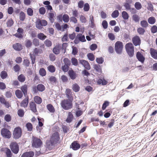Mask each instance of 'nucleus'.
I'll use <instances>...</instances> for the list:
<instances>
[{
  "label": "nucleus",
  "instance_id": "nucleus-1",
  "mask_svg": "<svg viewBox=\"0 0 157 157\" xmlns=\"http://www.w3.org/2000/svg\"><path fill=\"white\" fill-rule=\"evenodd\" d=\"M59 138L58 133L55 132L53 134L50 139L46 141V146L50 150L52 149L54 145L56 144L59 140Z\"/></svg>",
  "mask_w": 157,
  "mask_h": 157
},
{
  "label": "nucleus",
  "instance_id": "nucleus-2",
  "mask_svg": "<svg viewBox=\"0 0 157 157\" xmlns=\"http://www.w3.org/2000/svg\"><path fill=\"white\" fill-rule=\"evenodd\" d=\"M60 104L62 108L65 110H69L73 107L72 101L70 99H64L62 100Z\"/></svg>",
  "mask_w": 157,
  "mask_h": 157
},
{
  "label": "nucleus",
  "instance_id": "nucleus-3",
  "mask_svg": "<svg viewBox=\"0 0 157 157\" xmlns=\"http://www.w3.org/2000/svg\"><path fill=\"white\" fill-rule=\"evenodd\" d=\"M127 53L130 57H132L134 55V47L131 42L127 43L125 46Z\"/></svg>",
  "mask_w": 157,
  "mask_h": 157
},
{
  "label": "nucleus",
  "instance_id": "nucleus-4",
  "mask_svg": "<svg viewBox=\"0 0 157 157\" xmlns=\"http://www.w3.org/2000/svg\"><path fill=\"white\" fill-rule=\"evenodd\" d=\"M123 48V45L122 42L117 41L115 44V50L116 52L118 54H121Z\"/></svg>",
  "mask_w": 157,
  "mask_h": 157
},
{
  "label": "nucleus",
  "instance_id": "nucleus-5",
  "mask_svg": "<svg viewBox=\"0 0 157 157\" xmlns=\"http://www.w3.org/2000/svg\"><path fill=\"white\" fill-rule=\"evenodd\" d=\"M22 132L21 129L20 127L15 128L13 132V138L15 139L19 138L22 135Z\"/></svg>",
  "mask_w": 157,
  "mask_h": 157
},
{
  "label": "nucleus",
  "instance_id": "nucleus-6",
  "mask_svg": "<svg viewBox=\"0 0 157 157\" xmlns=\"http://www.w3.org/2000/svg\"><path fill=\"white\" fill-rule=\"evenodd\" d=\"M10 148L12 152L15 154L18 153L19 150V146L17 143L15 142H12L10 145Z\"/></svg>",
  "mask_w": 157,
  "mask_h": 157
},
{
  "label": "nucleus",
  "instance_id": "nucleus-7",
  "mask_svg": "<svg viewBox=\"0 0 157 157\" xmlns=\"http://www.w3.org/2000/svg\"><path fill=\"white\" fill-rule=\"evenodd\" d=\"M2 136L6 138L9 139L11 137V133L10 131L7 129L2 128L1 130Z\"/></svg>",
  "mask_w": 157,
  "mask_h": 157
},
{
  "label": "nucleus",
  "instance_id": "nucleus-8",
  "mask_svg": "<svg viewBox=\"0 0 157 157\" xmlns=\"http://www.w3.org/2000/svg\"><path fill=\"white\" fill-rule=\"evenodd\" d=\"M42 144V141L40 139L35 137L33 140L32 145L33 147L37 148L40 147Z\"/></svg>",
  "mask_w": 157,
  "mask_h": 157
},
{
  "label": "nucleus",
  "instance_id": "nucleus-9",
  "mask_svg": "<svg viewBox=\"0 0 157 157\" xmlns=\"http://www.w3.org/2000/svg\"><path fill=\"white\" fill-rule=\"evenodd\" d=\"M47 24V22L45 20L38 19L36 23V27L37 29H41V26H46Z\"/></svg>",
  "mask_w": 157,
  "mask_h": 157
},
{
  "label": "nucleus",
  "instance_id": "nucleus-10",
  "mask_svg": "<svg viewBox=\"0 0 157 157\" xmlns=\"http://www.w3.org/2000/svg\"><path fill=\"white\" fill-rule=\"evenodd\" d=\"M136 57L138 60L142 63L143 64L145 60V57L140 52H137Z\"/></svg>",
  "mask_w": 157,
  "mask_h": 157
},
{
  "label": "nucleus",
  "instance_id": "nucleus-11",
  "mask_svg": "<svg viewBox=\"0 0 157 157\" xmlns=\"http://www.w3.org/2000/svg\"><path fill=\"white\" fill-rule=\"evenodd\" d=\"M79 63L82 65L84 68L87 70L90 69V67L88 62L84 59H78Z\"/></svg>",
  "mask_w": 157,
  "mask_h": 157
},
{
  "label": "nucleus",
  "instance_id": "nucleus-12",
  "mask_svg": "<svg viewBox=\"0 0 157 157\" xmlns=\"http://www.w3.org/2000/svg\"><path fill=\"white\" fill-rule=\"evenodd\" d=\"M68 74L70 78L72 80L75 79L77 77V74H76V72L71 68L68 71Z\"/></svg>",
  "mask_w": 157,
  "mask_h": 157
},
{
  "label": "nucleus",
  "instance_id": "nucleus-13",
  "mask_svg": "<svg viewBox=\"0 0 157 157\" xmlns=\"http://www.w3.org/2000/svg\"><path fill=\"white\" fill-rule=\"evenodd\" d=\"M133 43L135 46L140 45L141 43V40L140 37L136 36L134 37L132 39Z\"/></svg>",
  "mask_w": 157,
  "mask_h": 157
},
{
  "label": "nucleus",
  "instance_id": "nucleus-14",
  "mask_svg": "<svg viewBox=\"0 0 157 157\" xmlns=\"http://www.w3.org/2000/svg\"><path fill=\"white\" fill-rule=\"evenodd\" d=\"M81 146L80 144L77 143V141H74L70 145V148H72L74 150H77Z\"/></svg>",
  "mask_w": 157,
  "mask_h": 157
},
{
  "label": "nucleus",
  "instance_id": "nucleus-15",
  "mask_svg": "<svg viewBox=\"0 0 157 157\" xmlns=\"http://www.w3.org/2000/svg\"><path fill=\"white\" fill-rule=\"evenodd\" d=\"M30 108L31 110L33 113H36L37 111L36 108V104L33 101H31L29 103Z\"/></svg>",
  "mask_w": 157,
  "mask_h": 157
},
{
  "label": "nucleus",
  "instance_id": "nucleus-16",
  "mask_svg": "<svg viewBox=\"0 0 157 157\" xmlns=\"http://www.w3.org/2000/svg\"><path fill=\"white\" fill-rule=\"evenodd\" d=\"M150 53L151 56L154 59H157V51L152 48L150 49Z\"/></svg>",
  "mask_w": 157,
  "mask_h": 157
},
{
  "label": "nucleus",
  "instance_id": "nucleus-17",
  "mask_svg": "<svg viewBox=\"0 0 157 157\" xmlns=\"http://www.w3.org/2000/svg\"><path fill=\"white\" fill-rule=\"evenodd\" d=\"M13 48L17 51H20L22 49L21 44L19 43H16L13 44Z\"/></svg>",
  "mask_w": 157,
  "mask_h": 157
},
{
  "label": "nucleus",
  "instance_id": "nucleus-18",
  "mask_svg": "<svg viewBox=\"0 0 157 157\" xmlns=\"http://www.w3.org/2000/svg\"><path fill=\"white\" fill-rule=\"evenodd\" d=\"M34 155V152L33 151H30L23 153L21 156V157H33Z\"/></svg>",
  "mask_w": 157,
  "mask_h": 157
},
{
  "label": "nucleus",
  "instance_id": "nucleus-19",
  "mask_svg": "<svg viewBox=\"0 0 157 157\" xmlns=\"http://www.w3.org/2000/svg\"><path fill=\"white\" fill-rule=\"evenodd\" d=\"M29 97H28L24 99L21 102L20 105L21 107L26 108L27 107L29 102Z\"/></svg>",
  "mask_w": 157,
  "mask_h": 157
},
{
  "label": "nucleus",
  "instance_id": "nucleus-20",
  "mask_svg": "<svg viewBox=\"0 0 157 157\" xmlns=\"http://www.w3.org/2000/svg\"><path fill=\"white\" fill-rule=\"evenodd\" d=\"M76 36L77 37V38L81 42H83L86 41L85 36L82 35L81 33L78 34Z\"/></svg>",
  "mask_w": 157,
  "mask_h": 157
},
{
  "label": "nucleus",
  "instance_id": "nucleus-21",
  "mask_svg": "<svg viewBox=\"0 0 157 157\" xmlns=\"http://www.w3.org/2000/svg\"><path fill=\"white\" fill-rule=\"evenodd\" d=\"M74 118V116L71 112L68 113V115L66 120V121L67 123H70L72 122Z\"/></svg>",
  "mask_w": 157,
  "mask_h": 157
},
{
  "label": "nucleus",
  "instance_id": "nucleus-22",
  "mask_svg": "<svg viewBox=\"0 0 157 157\" xmlns=\"http://www.w3.org/2000/svg\"><path fill=\"white\" fill-rule=\"evenodd\" d=\"M60 47L59 45H56L53 49V52L56 55H58L60 53Z\"/></svg>",
  "mask_w": 157,
  "mask_h": 157
},
{
  "label": "nucleus",
  "instance_id": "nucleus-23",
  "mask_svg": "<svg viewBox=\"0 0 157 157\" xmlns=\"http://www.w3.org/2000/svg\"><path fill=\"white\" fill-rule=\"evenodd\" d=\"M21 91L24 94L25 96L26 97L27 94V86L26 85H24L21 87Z\"/></svg>",
  "mask_w": 157,
  "mask_h": 157
},
{
  "label": "nucleus",
  "instance_id": "nucleus-24",
  "mask_svg": "<svg viewBox=\"0 0 157 157\" xmlns=\"http://www.w3.org/2000/svg\"><path fill=\"white\" fill-rule=\"evenodd\" d=\"M48 110L51 113H54L55 112V109L53 106L51 104H48L47 105Z\"/></svg>",
  "mask_w": 157,
  "mask_h": 157
},
{
  "label": "nucleus",
  "instance_id": "nucleus-25",
  "mask_svg": "<svg viewBox=\"0 0 157 157\" xmlns=\"http://www.w3.org/2000/svg\"><path fill=\"white\" fill-rule=\"evenodd\" d=\"M15 94L16 96L19 99L21 98L23 95V93L22 92L19 90H16Z\"/></svg>",
  "mask_w": 157,
  "mask_h": 157
},
{
  "label": "nucleus",
  "instance_id": "nucleus-26",
  "mask_svg": "<svg viewBox=\"0 0 157 157\" xmlns=\"http://www.w3.org/2000/svg\"><path fill=\"white\" fill-rule=\"evenodd\" d=\"M35 102L38 104H40L42 102V98L40 97L36 96L34 98Z\"/></svg>",
  "mask_w": 157,
  "mask_h": 157
},
{
  "label": "nucleus",
  "instance_id": "nucleus-27",
  "mask_svg": "<svg viewBox=\"0 0 157 157\" xmlns=\"http://www.w3.org/2000/svg\"><path fill=\"white\" fill-rule=\"evenodd\" d=\"M72 89L75 92H78L80 90V87L77 83H75L72 85Z\"/></svg>",
  "mask_w": 157,
  "mask_h": 157
},
{
  "label": "nucleus",
  "instance_id": "nucleus-28",
  "mask_svg": "<svg viewBox=\"0 0 157 157\" xmlns=\"http://www.w3.org/2000/svg\"><path fill=\"white\" fill-rule=\"evenodd\" d=\"M37 86V90L40 92H43L45 90V87L42 84H38Z\"/></svg>",
  "mask_w": 157,
  "mask_h": 157
},
{
  "label": "nucleus",
  "instance_id": "nucleus-29",
  "mask_svg": "<svg viewBox=\"0 0 157 157\" xmlns=\"http://www.w3.org/2000/svg\"><path fill=\"white\" fill-rule=\"evenodd\" d=\"M123 19L125 20L128 19L129 16L128 13L125 11H123L121 13Z\"/></svg>",
  "mask_w": 157,
  "mask_h": 157
},
{
  "label": "nucleus",
  "instance_id": "nucleus-30",
  "mask_svg": "<svg viewBox=\"0 0 157 157\" xmlns=\"http://www.w3.org/2000/svg\"><path fill=\"white\" fill-rule=\"evenodd\" d=\"M49 81L53 85L56 84L57 81V79L56 77L54 76H51L49 79Z\"/></svg>",
  "mask_w": 157,
  "mask_h": 157
},
{
  "label": "nucleus",
  "instance_id": "nucleus-31",
  "mask_svg": "<svg viewBox=\"0 0 157 157\" xmlns=\"http://www.w3.org/2000/svg\"><path fill=\"white\" fill-rule=\"evenodd\" d=\"M37 37L41 40H44L47 37V36L42 33H40L37 34Z\"/></svg>",
  "mask_w": 157,
  "mask_h": 157
},
{
  "label": "nucleus",
  "instance_id": "nucleus-32",
  "mask_svg": "<svg viewBox=\"0 0 157 157\" xmlns=\"http://www.w3.org/2000/svg\"><path fill=\"white\" fill-rule=\"evenodd\" d=\"M6 150L5 153L7 157H12V154L10 149L8 148H6Z\"/></svg>",
  "mask_w": 157,
  "mask_h": 157
},
{
  "label": "nucleus",
  "instance_id": "nucleus-33",
  "mask_svg": "<svg viewBox=\"0 0 157 157\" xmlns=\"http://www.w3.org/2000/svg\"><path fill=\"white\" fill-rule=\"evenodd\" d=\"M8 76V74L6 71H1L0 74V76L2 79H4L6 78Z\"/></svg>",
  "mask_w": 157,
  "mask_h": 157
},
{
  "label": "nucleus",
  "instance_id": "nucleus-34",
  "mask_svg": "<svg viewBox=\"0 0 157 157\" xmlns=\"http://www.w3.org/2000/svg\"><path fill=\"white\" fill-rule=\"evenodd\" d=\"M94 68L97 72H101V66L98 64H94Z\"/></svg>",
  "mask_w": 157,
  "mask_h": 157
},
{
  "label": "nucleus",
  "instance_id": "nucleus-35",
  "mask_svg": "<svg viewBox=\"0 0 157 157\" xmlns=\"http://www.w3.org/2000/svg\"><path fill=\"white\" fill-rule=\"evenodd\" d=\"M119 13L118 11L117 10H116L113 12L111 14V16L113 18H116L119 16Z\"/></svg>",
  "mask_w": 157,
  "mask_h": 157
},
{
  "label": "nucleus",
  "instance_id": "nucleus-36",
  "mask_svg": "<svg viewBox=\"0 0 157 157\" xmlns=\"http://www.w3.org/2000/svg\"><path fill=\"white\" fill-rule=\"evenodd\" d=\"M25 18V13L21 11L19 13V19L20 20L23 21Z\"/></svg>",
  "mask_w": 157,
  "mask_h": 157
},
{
  "label": "nucleus",
  "instance_id": "nucleus-37",
  "mask_svg": "<svg viewBox=\"0 0 157 157\" xmlns=\"http://www.w3.org/2000/svg\"><path fill=\"white\" fill-rule=\"evenodd\" d=\"M87 57L88 59L91 61H93L95 59L94 56L91 53H89L87 55Z\"/></svg>",
  "mask_w": 157,
  "mask_h": 157
},
{
  "label": "nucleus",
  "instance_id": "nucleus-38",
  "mask_svg": "<svg viewBox=\"0 0 157 157\" xmlns=\"http://www.w3.org/2000/svg\"><path fill=\"white\" fill-rule=\"evenodd\" d=\"M49 18L50 22L52 23H53L55 21V19L54 18V14L52 13H49Z\"/></svg>",
  "mask_w": 157,
  "mask_h": 157
},
{
  "label": "nucleus",
  "instance_id": "nucleus-39",
  "mask_svg": "<svg viewBox=\"0 0 157 157\" xmlns=\"http://www.w3.org/2000/svg\"><path fill=\"white\" fill-rule=\"evenodd\" d=\"M148 21L150 24L153 25L155 22V19L154 17H151L148 19Z\"/></svg>",
  "mask_w": 157,
  "mask_h": 157
},
{
  "label": "nucleus",
  "instance_id": "nucleus-40",
  "mask_svg": "<svg viewBox=\"0 0 157 157\" xmlns=\"http://www.w3.org/2000/svg\"><path fill=\"white\" fill-rule=\"evenodd\" d=\"M133 20L136 23L138 22L139 21L140 18L138 15L136 14H134L132 16Z\"/></svg>",
  "mask_w": 157,
  "mask_h": 157
},
{
  "label": "nucleus",
  "instance_id": "nucleus-41",
  "mask_svg": "<svg viewBox=\"0 0 157 157\" xmlns=\"http://www.w3.org/2000/svg\"><path fill=\"white\" fill-rule=\"evenodd\" d=\"M72 54L75 56L77 55L78 52V50L77 47L75 46H72Z\"/></svg>",
  "mask_w": 157,
  "mask_h": 157
},
{
  "label": "nucleus",
  "instance_id": "nucleus-42",
  "mask_svg": "<svg viewBox=\"0 0 157 157\" xmlns=\"http://www.w3.org/2000/svg\"><path fill=\"white\" fill-rule=\"evenodd\" d=\"M90 21L91 22L90 27L93 28L95 27V25L94 23V17L93 16H91L90 17Z\"/></svg>",
  "mask_w": 157,
  "mask_h": 157
},
{
  "label": "nucleus",
  "instance_id": "nucleus-43",
  "mask_svg": "<svg viewBox=\"0 0 157 157\" xmlns=\"http://www.w3.org/2000/svg\"><path fill=\"white\" fill-rule=\"evenodd\" d=\"M48 69L49 71L51 73L55 72L56 70L55 67L52 65L49 66L48 67Z\"/></svg>",
  "mask_w": 157,
  "mask_h": 157
},
{
  "label": "nucleus",
  "instance_id": "nucleus-44",
  "mask_svg": "<svg viewBox=\"0 0 157 157\" xmlns=\"http://www.w3.org/2000/svg\"><path fill=\"white\" fill-rule=\"evenodd\" d=\"M63 20L65 22H68L69 20V17L68 15L67 14H64L63 16Z\"/></svg>",
  "mask_w": 157,
  "mask_h": 157
},
{
  "label": "nucleus",
  "instance_id": "nucleus-45",
  "mask_svg": "<svg viewBox=\"0 0 157 157\" xmlns=\"http://www.w3.org/2000/svg\"><path fill=\"white\" fill-rule=\"evenodd\" d=\"M32 45L31 41L29 40H27L25 41V46L28 48H30Z\"/></svg>",
  "mask_w": 157,
  "mask_h": 157
},
{
  "label": "nucleus",
  "instance_id": "nucleus-46",
  "mask_svg": "<svg viewBox=\"0 0 157 157\" xmlns=\"http://www.w3.org/2000/svg\"><path fill=\"white\" fill-rule=\"evenodd\" d=\"M39 73L40 75L43 77L46 75V71L44 68H41L39 70Z\"/></svg>",
  "mask_w": 157,
  "mask_h": 157
},
{
  "label": "nucleus",
  "instance_id": "nucleus-47",
  "mask_svg": "<svg viewBox=\"0 0 157 157\" xmlns=\"http://www.w3.org/2000/svg\"><path fill=\"white\" fill-rule=\"evenodd\" d=\"M137 31L140 35H142L144 34L145 30L144 28L140 27L137 29Z\"/></svg>",
  "mask_w": 157,
  "mask_h": 157
},
{
  "label": "nucleus",
  "instance_id": "nucleus-48",
  "mask_svg": "<svg viewBox=\"0 0 157 157\" xmlns=\"http://www.w3.org/2000/svg\"><path fill=\"white\" fill-rule=\"evenodd\" d=\"M33 52L35 55H37L39 53L40 54L42 53V50L41 49L35 48L34 49Z\"/></svg>",
  "mask_w": 157,
  "mask_h": 157
},
{
  "label": "nucleus",
  "instance_id": "nucleus-49",
  "mask_svg": "<svg viewBox=\"0 0 157 157\" xmlns=\"http://www.w3.org/2000/svg\"><path fill=\"white\" fill-rule=\"evenodd\" d=\"M18 79L20 82H23L25 81V78L22 74H21L18 76Z\"/></svg>",
  "mask_w": 157,
  "mask_h": 157
},
{
  "label": "nucleus",
  "instance_id": "nucleus-50",
  "mask_svg": "<svg viewBox=\"0 0 157 157\" xmlns=\"http://www.w3.org/2000/svg\"><path fill=\"white\" fill-rule=\"evenodd\" d=\"M140 25L143 28H146L148 25V24L146 20H143L140 22Z\"/></svg>",
  "mask_w": 157,
  "mask_h": 157
},
{
  "label": "nucleus",
  "instance_id": "nucleus-51",
  "mask_svg": "<svg viewBox=\"0 0 157 157\" xmlns=\"http://www.w3.org/2000/svg\"><path fill=\"white\" fill-rule=\"evenodd\" d=\"M30 64V61L27 59H24L23 62V65L26 67H28Z\"/></svg>",
  "mask_w": 157,
  "mask_h": 157
},
{
  "label": "nucleus",
  "instance_id": "nucleus-52",
  "mask_svg": "<svg viewBox=\"0 0 157 157\" xmlns=\"http://www.w3.org/2000/svg\"><path fill=\"white\" fill-rule=\"evenodd\" d=\"M134 6L135 8L137 10H140L142 8V5L139 2H136Z\"/></svg>",
  "mask_w": 157,
  "mask_h": 157
},
{
  "label": "nucleus",
  "instance_id": "nucleus-53",
  "mask_svg": "<svg viewBox=\"0 0 157 157\" xmlns=\"http://www.w3.org/2000/svg\"><path fill=\"white\" fill-rule=\"evenodd\" d=\"M17 114L20 117H23L24 114V110L22 109H19L17 111Z\"/></svg>",
  "mask_w": 157,
  "mask_h": 157
},
{
  "label": "nucleus",
  "instance_id": "nucleus-54",
  "mask_svg": "<svg viewBox=\"0 0 157 157\" xmlns=\"http://www.w3.org/2000/svg\"><path fill=\"white\" fill-rule=\"evenodd\" d=\"M26 127L28 131H31L32 130L33 127L31 123H27L26 124Z\"/></svg>",
  "mask_w": 157,
  "mask_h": 157
},
{
  "label": "nucleus",
  "instance_id": "nucleus-55",
  "mask_svg": "<svg viewBox=\"0 0 157 157\" xmlns=\"http://www.w3.org/2000/svg\"><path fill=\"white\" fill-rule=\"evenodd\" d=\"M44 43L46 46L48 47L51 46L52 44V42L48 39L46 40L44 42Z\"/></svg>",
  "mask_w": 157,
  "mask_h": 157
},
{
  "label": "nucleus",
  "instance_id": "nucleus-56",
  "mask_svg": "<svg viewBox=\"0 0 157 157\" xmlns=\"http://www.w3.org/2000/svg\"><path fill=\"white\" fill-rule=\"evenodd\" d=\"M4 119L7 122H10L11 120V117L10 115L7 114L5 116Z\"/></svg>",
  "mask_w": 157,
  "mask_h": 157
},
{
  "label": "nucleus",
  "instance_id": "nucleus-57",
  "mask_svg": "<svg viewBox=\"0 0 157 157\" xmlns=\"http://www.w3.org/2000/svg\"><path fill=\"white\" fill-rule=\"evenodd\" d=\"M27 12L28 15L29 16H31L33 15V11L31 8H28L27 10Z\"/></svg>",
  "mask_w": 157,
  "mask_h": 157
},
{
  "label": "nucleus",
  "instance_id": "nucleus-58",
  "mask_svg": "<svg viewBox=\"0 0 157 157\" xmlns=\"http://www.w3.org/2000/svg\"><path fill=\"white\" fill-rule=\"evenodd\" d=\"M33 45L37 47L39 45V42L38 39L36 38H34L33 40Z\"/></svg>",
  "mask_w": 157,
  "mask_h": 157
},
{
  "label": "nucleus",
  "instance_id": "nucleus-59",
  "mask_svg": "<svg viewBox=\"0 0 157 157\" xmlns=\"http://www.w3.org/2000/svg\"><path fill=\"white\" fill-rule=\"evenodd\" d=\"M96 61L98 63L101 64L103 63L104 61V59L102 57L97 58L96 59Z\"/></svg>",
  "mask_w": 157,
  "mask_h": 157
},
{
  "label": "nucleus",
  "instance_id": "nucleus-60",
  "mask_svg": "<svg viewBox=\"0 0 157 157\" xmlns=\"http://www.w3.org/2000/svg\"><path fill=\"white\" fill-rule=\"evenodd\" d=\"M109 102L106 101H104L103 104H102V109L103 110H104L105 109L106 107L109 105Z\"/></svg>",
  "mask_w": 157,
  "mask_h": 157
},
{
  "label": "nucleus",
  "instance_id": "nucleus-61",
  "mask_svg": "<svg viewBox=\"0 0 157 157\" xmlns=\"http://www.w3.org/2000/svg\"><path fill=\"white\" fill-rule=\"evenodd\" d=\"M90 5L87 3H86L84 4L83 10L84 11L87 12L90 9Z\"/></svg>",
  "mask_w": 157,
  "mask_h": 157
},
{
  "label": "nucleus",
  "instance_id": "nucleus-62",
  "mask_svg": "<svg viewBox=\"0 0 157 157\" xmlns=\"http://www.w3.org/2000/svg\"><path fill=\"white\" fill-rule=\"evenodd\" d=\"M61 80L63 82H66L68 81V78L65 75H63L61 76Z\"/></svg>",
  "mask_w": 157,
  "mask_h": 157
},
{
  "label": "nucleus",
  "instance_id": "nucleus-63",
  "mask_svg": "<svg viewBox=\"0 0 157 157\" xmlns=\"http://www.w3.org/2000/svg\"><path fill=\"white\" fill-rule=\"evenodd\" d=\"M151 32L153 33H155L157 32V26L154 25L152 26L151 29Z\"/></svg>",
  "mask_w": 157,
  "mask_h": 157
},
{
  "label": "nucleus",
  "instance_id": "nucleus-64",
  "mask_svg": "<svg viewBox=\"0 0 157 157\" xmlns=\"http://www.w3.org/2000/svg\"><path fill=\"white\" fill-rule=\"evenodd\" d=\"M69 68V66L64 64L62 66V69L63 71L64 72H67L68 71Z\"/></svg>",
  "mask_w": 157,
  "mask_h": 157
}]
</instances>
